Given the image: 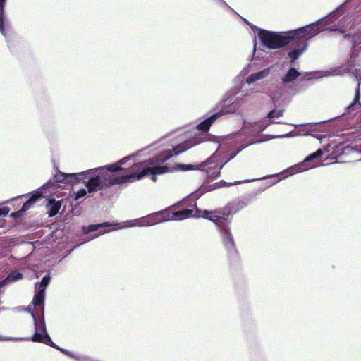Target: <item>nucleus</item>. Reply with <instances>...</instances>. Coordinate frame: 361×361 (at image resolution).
<instances>
[{
	"instance_id": "nucleus-1",
	"label": "nucleus",
	"mask_w": 361,
	"mask_h": 361,
	"mask_svg": "<svg viewBox=\"0 0 361 361\" xmlns=\"http://www.w3.org/2000/svg\"><path fill=\"white\" fill-rule=\"evenodd\" d=\"M323 30L321 22L317 21L299 29L287 32L284 35L263 29H259L257 35L264 47L269 49H276L291 42L312 37Z\"/></svg>"
},
{
	"instance_id": "nucleus-2",
	"label": "nucleus",
	"mask_w": 361,
	"mask_h": 361,
	"mask_svg": "<svg viewBox=\"0 0 361 361\" xmlns=\"http://www.w3.org/2000/svg\"><path fill=\"white\" fill-rule=\"evenodd\" d=\"M186 149L187 147H185L184 144L178 145L174 147L172 149L164 151L159 154L148 159L147 162L150 166L126 174L128 182L129 183L140 180L149 173L153 175L152 179L154 181H156V175H161L171 171L169 166H163L162 164L167 161L173 156L178 155Z\"/></svg>"
},
{
	"instance_id": "nucleus-3",
	"label": "nucleus",
	"mask_w": 361,
	"mask_h": 361,
	"mask_svg": "<svg viewBox=\"0 0 361 361\" xmlns=\"http://www.w3.org/2000/svg\"><path fill=\"white\" fill-rule=\"evenodd\" d=\"M245 207L243 201L229 202L224 207L214 210L200 211L199 217H202L214 222L221 230H226L231 222L233 215Z\"/></svg>"
},
{
	"instance_id": "nucleus-4",
	"label": "nucleus",
	"mask_w": 361,
	"mask_h": 361,
	"mask_svg": "<svg viewBox=\"0 0 361 361\" xmlns=\"http://www.w3.org/2000/svg\"><path fill=\"white\" fill-rule=\"evenodd\" d=\"M93 173H94L87 180L86 187L90 193L102 190L116 184L128 183L126 174L112 177L102 167L96 169Z\"/></svg>"
},
{
	"instance_id": "nucleus-5",
	"label": "nucleus",
	"mask_w": 361,
	"mask_h": 361,
	"mask_svg": "<svg viewBox=\"0 0 361 361\" xmlns=\"http://www.w3.org/2000/svg\"><path fill=\"white\" fill-rule=\"evenodd\" d=\"M35 322V332L31 338V341L35 343H42L49 346L56 348L62 352H65L63 350L59 348L52 341L51 338L49 336L45 326L44 319H39L37 316V313H32Z\"/></svg>"
},
{
	"instance_id": "nucleus-6",
	"label": "nucleus",
	"mask_w": 361,
	"mask_h": 361,
	"mask_svg": "<svg viewBox=\"0 0 361 361\" xmlns=\"http://www.w3.org/2000/svg\"><path fill=\"white\" fill-rule=\"evenodd\" d=\"M214 111L215 112L213 114L197 126L196 129L201 132L202 135H207L211 126L219 117L230 113H233L234 109H233L231 106L225 105L224 103H219L216 106Z\"/></svg>"
},
{
	"instance_id": "nucleus-7",
	"label": "nucleus",
	"mask_w": 361,
	"mask_h": 361,
	"mask_svg": "<svg viewBox=\"0 0 361 361\" xmlns=\"http://www.w3.org/2000/svg\"><path fill=\"white\" fill-rule=\"evenodd\" d=\"M222 166H220L212 158H209L203 163L198 165L197 169L205 172L208 178L214 179L220 175Z\"/></svg>"
},
{
	"instance_id": "nucleus-8",
	"label": "nucleus",
	"mask_w": 361,
	"mask_h": 361,
	"mask_svg": "<svg viewBox=\"0 0 361 361\" xmlns=\"http://www.w3.org/2000/svg\"><path fill=\"white\" fill-rule=\"evenodd\" d=\"M167 221H169L167 208L147 215L142 219L143 223L147 226H152Z\"/></svg>"
},
{
	"instance_id": "nucleus-9",
	"label": "nucleus",
	"mask_w": 361,
	"mask_h": 361,
	"mask_svg": "<svg viewBox=\"0 0 361 361\" xmlns=\"http://www.w3.org/2000/svg\"><path fill=\"white\" fill-rule=\"evenodd\" d=\"M42 197V192L39 190H35L32 193L30 197L25 202L21 209L17 212H12L11 214V216L13 218H19L20 217L23 213H25L27 210H28L30 207L39 198Z\"/></svg>"
},
{
	"instance_id": "nucleus-10",
	"label": "nucleus",
	"mask_w": 361,
	"mask_h": 361,
	"mask_svg": "<svg viewBox=\"0 0 361 361\" xmlns=\"http://www.w3.org/2000/svg\"><path fill=\"white\" fill-rule=\"evenodd\" d=\"M180 204H174L167 208L169 214V221L172 219L183 220L185 219L193 213V210L190 209H184L180 211H176L175 209L179 207Z\"/></svg>"
},
{
	"instance_id": "nucleus-11",
	"label": "nucleus",
	"mask_w": 361,
	"mask_h": 361,
	"mask_svg": "<svg viewBox=\"0 0 361 361\" xmlns=\"http://www.w3.org/2000/svg\"><path fill=\"white\" fill-rule=\"evenodd\" d=\"M222 232V239L225 247L229 252H237V249L234 242L233 237L230 230V227H228L226 230H221Z\"/></svg>"
},
{
	"instance_id": "nucleus-12",
	"label": "nucleus",
	"mask_w": 361,
	"mask_h": 361,
	"mask_svg": "<svg viewBox=\"0 0 361 361\" xmlns=\"http://www.w3.org/2000/svg\"><path fill=\"white\" fill-rule=\"evenodd\" d=\"M324 154V150L322 149H317L314 153L310 154L307 158H305L298 167L300 168V171H306L309 169H312L314 167V164H311V161H312L314 159L321 157Z\"/></svg>"
},
{
	"instance_id": "nucleus-13",
	"label": "nucleus",
	"mask_w": 361,
	"mask_h": 361,
	"mask_svg": "<svg viewBox=\"0 0 361 361\" xmlns=\"http://www.w3.org/2000/svg\"><path fill=\"white\" fill-rule=\"evenodd\" d=\"M94 170H96V169H92L87 170L83 172L74 173L73 183L82 182L87 187V180L93 175Z\"/></svg>"
},
{
	"instance_id": "nucleus-14",
	"label": "nucleus",
	"mask_w": 361,
	"mask_h": 361,
	"mask_svg": "<svg viewBox=\"0 0 361 361\" xmlns=\"http://www.w3.org/2000/svg\"><path fill=\"white\" fill-rule=\"evenodd\" d=\"M301 73L298 71L295 68H290L286 73L281 78V82L283 85L289 84L296 80Z\"/></svg>"
},
{
	"instance_id": "nucleus-15",
	"label": "nucleus",
	"mask_w": 361,
	"mask_h": 361,
	"mask_svg": "<svg viewBox=\"0 0 361 361\" xmlns=\"http://www.w3.org/2000/svg\"><path fill=\"white\" fill-rule=\"evenodd\" d=\"M61 200L56 201L54 199H50L47 204L48 214L49 217L56 215L61 207Z\"/></svg>"
},
{
	"instance_id": "nucleus-16",
	"label": "nucleus",
	"mask_w": 361,
	"mask_h": 361,
	"mask_svg": "<svg viewBox=\"0 0 361 361\" xmlns=\"http://www.w3.org/2000/svg\"><path fill=\"white\" fill-rule=\"evenodd\" d=\"M74 173H64L59 171L54 176L56 182L73 184Z\"/></svg>"
},
{
	"instance_id": "nucleus-17",
	"label": "nucleus",
	"mask_w": 361,
	"mask_h": 361,
	"mask_svg": "<svg viewBox=\"0 0 361 361\" xmlns=\"http://www.w3.org/2000/svg\"><path fill=\"white\" fill-rule=\"evenodd\" d=\"M269 68H265L261 71L250 75L247 78V82L250 84L258 80L262 79L268 76L269 74Z\"/></svg>"
},
{
	"instance_id": "nucleus-18",
	"label": "nucleus",
	"mask_w": 361,
	"mask_h": 361,
	"mask_svg": "<svg viewBox=\"0 0 361 361\" xmlns=\"http://www.w3.org/2000/svg\"><path fill=\"white\" fill-rule=\"evenodd\" d=\"M44 292L42 288H39L37 293L35 295L32 303L34 306L36 307L37 306H44ZM44 309V307H42Z\"/></svg>"
},
{
	"instance_id": "nucleus-19",
	"label": "nucleus",
	"mask_w": 361,
	"mask_h": 361,
	"mask_svg": "<svg viewBox=\"0 0 361 361\" xmlns=\"http://www.w3.org/2000/svg\"><path fill=\"white\" fill-rule=\"evenodd\" d=\"M307 47V44L304 43L302 47L299 49H295L288 52V56L291 59V63H294L295 61L302 54Z\"/></svg>"
},
{
	"instance_id": "nucleus-20",
	"label": "nucleus",
	"mask_w": 361,
	"mask_h": 361,
	"mask_svg": "<svg viewBox=\"0 0 361 361\" xmlns=\"http://www.w3.org/2000/svg\"><path fill=\"white\" fill-rule=\"evenodd\" d=\"M23 278V274L17 270L12 271L4 279L5 283H12Z\"/></svg>"
},
{
	"instance_id": "nucleus-21",
	"label": "nucleus",
	"mask_w": 361,
	"mask_h": 361,
	"mask_svg": "<svg viewBox=\"0 0 361 361\" xmlns=\"http://www.w3.org/2000/svg\"><path fill=\"white\" fill-rule=\"evenodd\" d=\"M111 224L109 222H104L99 224H90L87 226L82 227V231L84 233H89L97 231L99 228L110 226Z\"/></svg>"
},
{
	"instance_id": "nucleus-22",
	"label": "nucleus",
	"mask_w": 361,
	"mask_h": 361,
	"mask_svg": "<svg viewBox=\"0 0 361 361\" xmlns=\"http://www.w3.org/2000/svg\"><path fill=\"white\" fill-rule=\"evenodd\" d=\"M6 0H0V32L5 35L4 29V5Z\"/></svg>"
},
{
	"instance_id": "nucleus-23",
	"label": "nucleus",
	"mask_w": 361,
	"mask_h": 361,
	"mask_svg": "<svg viewBox=\"0 0 361 361\" xmlns=\"http://www.w3.org/2000/svg\"><path fill=\"white\" fill-rule=\"evenodd\" d=\"M347 72L352 73L357 78L361 77V70L357 69L350 61L345 65Z\"/></svg>"
},
{
	"instance_id": "nucleus-24",
	"label": "nucleus",
	"mask_w": 361,
	"mask_h": 361,
	"mask_svg": "<svg viewBox=\"0 0 361 361\" xmlns=\"http://www.w3.org/2000/svg\"><path fill=\"white\" fill-rule=\"evenodd\" d=\"M360 82H358L357 86L355 90V98H354L353 101L349 104V106L347 108L348 110L353 109V107L356 104L361 106V104L359 102L360 98Z\"/></svg>"
},
{
	"instance_id": "nucleus-25",
	"label": "nucleus",
	"mask_w": 361,
	"mask_h": 361,
	"mask_svg": "<svg viewBox=\"0 0 361 361\" xmlns=\"http://www.w3.org/2000/svg\"><path fill=\"white\" fill-rule=\"evenodd\" d=\"M125 159H121L118 161V164L107 165L104 169H106L107 171H111V172H117V171H122V170H123V169L122 167H121L120 165H122V164H124Z\"/></svg>"
},
{
	"instance_id": "nucleus-26",
	"label": "nucleus",
	"mask_w": 361,
	"mask_h": 361,
	"mask_svg": "<svg viewBox=\"0 0 361 361\" xmlns=\"http://www.w3.org/2000/svg\"><path fill=\"white\" fill-rule=\"evenodd\" d=\"M283 113H284V110L283 109H281V110H279V111L273 109V110L270 111L268 113L267 117L269 119H273L274 118H279V117L282 116L283 115Z\"/></svg>"
},
{
	"instance_id": "nucleus-27",
	"label": "nucleus",
	"mask_w": 361,
	"mask_h": 361,
	"mask_svg": "<svg viewBox=\"0 0 361 361\" xmlns=\"http://www.w3.org/2000/svg\"><path fill=\"white\" fill-rule=\"evenodd\" d=\"M50 280L51 276H49V274H47L46 276H44L39 283V288H42L44 290V292H45L46 286L49 283Z\"/></svg>"
},
{
	"instance_id": "nucleus-28",
	"label": "nucleus",
	"mask_w": 361,
	"mask_h": 361,
	"mask_svg": "<svg viewBox=\"0 0 361 361\" xmlns=\"http://www.w3.org/2000/svg\"><path fill=\"white\" fill-rule=\"evenodd\" d=\"M197 168H195V166L191 164H178L176 165V169L185 171L189 170H194Z\"/></svg>"
},
{
	"instance_id": "nucleus-29",
	"label": "nucleus",
	"mask_w": 361,
	"mask_h": 361,
	"mask_svg": "<svg viewBox=\"0 0 361 361\" xmlns=\"http://www.w3.org/2000/svg\"><path fill=\"white\" fill-rule=\"evenodd\" d=\"M87 195V190L84 188H82L80 190H79L76 193H75V200H79L80 198L81 197H83L84 196H85Z\"/></svg>"
},
{
	"instance_id": "nucleus-30",
	"label": "nucleus",
	"mask_w": 361,
	"mask_h": 361,
	"mask_svg": "<svg viewBox=\"0 0 361 361\" xmlns=\"http://www.w3.org/2000/svg\"><path fill=\"white\" fill-rule=\"evenodd\" d=\"M286 172H281V173H279L277 174H275V175H273L271 176H270L271 178H278L277 180L275 181V183L285 178L287 175L285 174Z\"/></svg>"
},
{
	"instance_id": "nucleus-31",
	"label": "nucleus",
	"mask_w": 361,
	"mask_h": 361,
	"mask_svg": "<svg viewBox=\"0 0 361 361\" xmlns=\"http://www.w3.org/2000/svg\"><path fill=\"white\" fill-rule=\"evenodd\" d=\"M9 212L10 208L8 207L5 206L0 207V216H5L8 214Z\"/></svg>"
},
{
	"instance_id": "nucleus-32",
	"label": "nucleus",
	"mask_w": 361,
	"mask_h": 361,
	"mask_svg": "<svg viewBox=\"0 0 361 361\" xmlns=\"http://www.w3.org/2000/svg\"><path fill=\"white\" fill-rule=\"evenodd\" d=\"M247 147V145H240L237 148L236 152L232 153L231 156V159L235 157L240 152H241L243 149H245Z\"/></svg>"
},
{
	"instance_id": "nucleus-33",
	"label": "nucleus",
	"mask_w": 361,
	"mask_h": 361,
	"mask_svg": "<svg viewBox=\"0 0 361 361\" xmlns=\"http://www.w3.org/2000/svg\"><path fill=\"white\" fill-rule=\"evenodd\" d=\"M220 184H221V183H216L214 184V185H215V187H214V188H217L221 187Z\"/></svg>"
},
{
	"instance_id": "nucleus-34",
	"label": "nucleus",
	"mask_w": 361,
	"mask_h": 361,
	"mask_svg": "<svg viewBox=\"0 0 361 361\" xmlns=\"http://www.w3.org/2000/svg\"><path fill=\"white\" fill-rule=\"evenodd\" d=\"M4 284H6L4 281V280L0 282V288L2 287Z\"/></svg>"
},
{
	"instance_id": "nucleus-35",
	"label": "nucleus",
	"mask_w": 361,
	"mask_h": 361,
	"mask_svg": "<svg viewBox=\"0 0 361 361\" xmlns=\"http://www.w3.org/2000/svg\"><path fill=\"white\" fill-rule=\"evenodd\" d=\"M343 37L345 38H349L350 37V35H345Z\"/></svg>"
}]
</instances>
